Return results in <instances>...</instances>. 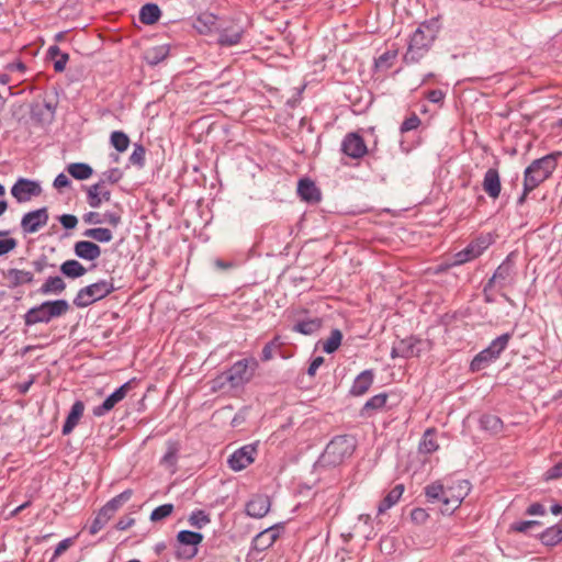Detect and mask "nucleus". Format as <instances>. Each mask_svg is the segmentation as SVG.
<instances>
[{"mask_svg": "<svg viewBox=\"0 0 562 562\" xmlns=\"http://www.w3.org/2000/svg\"><path fill=\"white\" fill-rule=\"evenodd\" d=\"M492 244V236L487 234L480 236L470 243L463 250L454 255V263L462 265L477 258Z\"/></svg>", "mask_w": 562, "mask_h": 562, "instance_id": "nucleus-9", "label": "nucleus"}, {"mask_svg": "<svg viewBox=\"0 0 562 562\" xmlns=\"http://www.w3.org/2000/svg\"><path fill=\"white\" fill-rule=\"evenodd\" d=\"M516 255L509 254L506 259L494 271V283L498 282L502 285L510 283L515 274V260Z\"/></svg>", "mask_w": 562, "mask_h": 562, "instance_id": "nucleus-18", "label": "nucleus"}, {"mask_svg": "<svg viewBox=\"0 0 562 562\" xmlns=\"http://www.w3.org/2000/svg\"><path fill=\"white\" fill-rule=\"evenodd\" d=\"M270 509V499L266 495H255L246 504V513L254 518H262Z\"/></svg>", "mask_w": 562, "mask_h": 562, "instance_id": "nucleus-19", "label": "nucleus"}, {"mask_svg": "<svg viewBox=\"0 0 562 562\" xmlns=\"http://www.w3.org/2000/svg\"><path fill=\"white\" fill-rule=\"evenodd\" d=\"M492 361V346H488L484 350H482L479 355L475 356V358L471 362V370L472 371H480L482 369H485L490 366V362Z\"/></svg>", "mask_w": 562, "mask_h": 562, "instance_id": "nucleus-37", "label": "nucleus"}, {"mask_svg": "<svg viewBox=\"0 0 562 562\" xmlns=\"http://www.w3.org/2000/svg\"><path fill=\"white\" fill-rule=\"evenodd\" d=\"M422 341L414 337H408L396 342L391 351L392 358H412L420 353L419 346Z\"/></svg>", "mask_w": 562, "mask_h": 562, "instance_id": "nucleus-16", "label": "nucleus"}, {"mask_svg": "<svg viewBox=\"0 0 562 562\" xmlns=\"http://www.w3.org/2000/svg\"><path fill=\"white\" fill-rule=\"evenodd\" d=\"M297 194L303 201L317 203L321 201V191L310 179H301L297 184Z\"/></svg>", "mask_w": 562, "mask_h": 562, "instance_id": "nucleus-23", "label": "nucleus"}, {"mask_svg": "<svg viewBox=\"0 0 562 562\" xmlns=\"http://www.w3.org/2000/svg\"><path fill=\"white\" fill-rule=\"evenodd\" d=\"M135 524V519L128 516L122 517L116 522V529L117 530H126L131 528Z\"/></svg>", "mask_w": 562, "mask_h": 562, "instance_id": "nucleus-59", "label": "nucleus"}, {"mask_svg": "<svg viewBox=\"0 0 562 562\" xmlns=\"http://www.w3.org/2000/svg\"><path fill=\"white\" fill-rule=\"evenodd\" d=\"M544 512H546V509H544L543 505H541L540 503H532L526 509V514L530 515V516L543 515Z\"/></svg>", "mask_w": 562, "mask_h": 562, "instance_id": "nucleus-60", "label": "nucleus"}, {"mask_svg": "<svg viewBox=\"0 0 562 562\" xmlns=\"http://www.w3.org/2000/svg\"><path fill=\"white\" fill-rule=\"evenodd\" d=\"M510 338V334H503L501 336H498L496 339H494V353H499L501 351H503L507 344H508V340ZM496 357V355H494V358Z\"/></svg>", "mask_w": 562, "mask_h": 562, "instance_id": "nucleus-51", "label": "nucleus"}, {"mask_svg": "<svg viewBox=\"0 0 562 562\" xmlns=\"http://www.w3.org/2000/svg\"><path fill=\"white\" fill-rule=\"evenodd\" d=\"M110 142L112 146L120 153L125 151L130 145L128 136L121 131L113 132L111 134Z\"/></svg>", "mask_w": 562, "mask_h": 562, "instance_id": "nucleus-41", "label": "nucleus"}, {"mask_svg": "<svg viewBox=\"0 0 562 562\" xmlns=\"http://www.w3.org/2000/svg\"><path fill=\"white\" fill-rule=\"evenodd\" d=\"M74 252L80 259L93 261L101 256V248L92 241L79 240L74 245Z\"/></svg>", "mask_w": 562, "mask_h": 562, "instance_id": "nucleus-21", "label": "nucleus"}, {"mask_svg": "<svg viewBox=\"0 0 562 562\" xmlns=\"http://www.w3.org/2000/svg\"><path fill=\"white\" fill-rule=\"evenodd\" d=\"M82 220L86 224L89 225H97L103 223L102 215L98 212H88L82 216Z\"/></svg>", "mask_w": 562, "mask_h": 562, "instance_id": "nucleus-55", "label": "nucleus"}, {"mask_svg": "<svg viewBox=\"0 0 562 562\" xmlns=\"http://www.w3.org/2000/svg\"><path fill=\"white\" fill-rule=\"evenodd\" d=\"M540 541L548 547L557 546L562 541V527L552 526L537 535Z\"/></svg>", "mask_w": 562, "mask_h": 562, "instance_id": "nucleus-27", "label": "nucleus"}, {"mask_svg": "<svg viewBox=\"0 0 562 562\" xmlns=\"http://www.w3.org/2000/svg\"><path fill=\"white\" fill-rule=\"evenodd\" d=\"M244 33L245 27L243 24L231 22L228 25L220 29L217 42L221 46H234L240 43Z\"/></svg>", "mask_w": 562, "mask_h": 562, "instance_id": "nucleus-15", "label": "nucleus"}, {"mask_svg": "<svg viewBox=\"0 0 562 562\" xmlns=\"http://www.w3.org/2000/svg\"><path fill=\"white\" fill-rule=\"evenodd\" d=\"M322 327V319L318 317L307 318L296 322L293 330L303 335H313Z\"/></svg>", "mask_w": 562, "mask_h": 562, "instance_id": "nucleus-30", "label": "nucleus"}, {"mask_svg": "<svg viewBox=\"0 0 562 562\" xmlns=\"http://www.w3.org/2000/svg\"><path fill=\"white\" fill-rule=\"evenodd\" d=\"M323 363H324L323 357L319 356V357L314 358L307 368V374L310 376H314L316 374V371Z\"/></svg>", "mask_w": 562, "mask_h": 562, "instance_id": "nucleus-58", "label": "nucleus"}, {"mask_svg": "<svg viewBox=\"0 0 562 562\" xmlns=\"http://www.w3.org/2000/svg\"><path fill=\"white\" fill-rule=\"evenodd\" d=\"M404 493V485L397 484L395 485L386 496L380 502L378 506V513L383 514L391 507H393L401 498Z\"/></svg>", "mask_w": 562, "mask_h": 562, "instance_id": "nucleus-26", "label": "nucleus"}, {"mask_svg": "<svg viewBox=\"0 0 562 562\" xmlns=\"http://www.w3.org/2000/svg\"><path fill=\"white\" fill-rule=\"evenodd\" d=\"M470 488L467 480H458L447 486L441 482H434L425 487V494L430 502L442 504V514H452L469 494Z\"/></svg>", "mask_w": 562, "mask_h": 562, "instance_id": "nucleus-2", "label": "nucleus"}, {"mask_svg": "<svg viewBox=\"0 0 562 562\" xmlns=\"http://www.w3.org/2000/svg\"><path fill=\"white\" fill-rule=\"evenodd\" d=\"M428 517L429 515L424 508H414L411 512V518L416 524H424Z\"/></svg>", "mask_w": 562, "mask_h": 562, "instance_id": "nucleus-52", "label": "nucleus"}, {"mask_svg": "<svg viewBox=\"0 0 562 562\" xmlns=\"http://www.w3.org/2000/svg\"><path fill=\"white\" fill-rule=\"evenodd\" d=\"M70 544H71L70 538L61 540L55 548L54 558H57L60 554H63L70 547Z\"/></svg>", "mask_w": 562, "mask_h": 562, "instance_id": "nucleus-62", "label": "nucleus"}, {"mask_svg": "<svg viewBox=\"0 0 562 562\" xmlns=\"http://www.w3.org/2000/svg\"><path fill=\"white\" fill-rule=\"evenodd\" d=\"M83 412H85L83 402L76 401L72 404L70 412L68 413V416L63 426V430H61L63 435H69L75 429V427L78 425L80 418L82 417Z\"/></svg>", "mask_w": 562, "mask_h": 562, "instance_id": "nucleus-25", "label": "nucleus"}, {"mask_svg": "<svg viewBox=\"0 0 562 562\" xmlns=\"http://www.w3.org/2000/svg\"><path fill=\"white\" fill-rule=\"evenodd\" d=\"M67 171L71 177L77 180H86L90 178L93 173L92 168L85 162H74L68 165Z\"/></svg>", "mask_w": 562, "mask_h": 562, "instance_id": "nucleus-34", "label": "nucleus"}, {"mask_svg": "<svg viewBox=\"0 0 562 562\" xmlns=\"http://www.w3.org/2000/svg\"><path fill=\"white\" fill-rule=\"evenodd\" d=\"M562 157L561 151L550 153L541 158L535 159L524 171V198L541 183L548 180L558 167L559 159Z\"/></svg>", "mask_w": 562, "mask_h": 562, "instance_id": "nucleus-3", "label": "nucleus"}, {"mask_svg": "<svg viewBox=\"0 0 562 562\" xmlns=\"http://www.w3.org/2000/svg\"><path fill=\"white\" fill-rule=\"evenodd\" d=\"M438 443L435 438V430L427 429L419 442V451L423 453H431L438 449Z\"/></svg>", "mask_w": 562, "mask_h": 562, "instance_id": "nucleus-38", "label": "nucleus"}, {"mask_svg": "<svg viewBox=\"0 0 562 562\" xmlns=\"http://www.w3.org/2000/svg\"><path fill=\"white\" fill-rule=\"evenodd\" d=\"M173 512V505L172 504H164L158 507H156L151 514H150V520L153 522L160 521L168 516H170Z\"/></svg>", "mask_w": 562, "mask_h": 562, "instance_id": "nucleus-42", "label": "nucleus"}, {"mask_svg": "<svg viewBox=\"0 0 562 562\" xmlns=\"http://www.w3.org/2000/svg\"><path fill=\"white\" fill-rule=\"evenodd\" d=\"M66 289L65 281L58 277H48L43 285L40 288V293L43 295L60 294Z\"/></svg>", "mask_w": 562, "mask_h": 562, "instance_id": "nucleus-28", "label": "nucleus"}, {"mask_svg": "<svg viewBox=\"0 0 562 562\" xmlns=\"http://www.w3.org/2000/svg\"><path fill=\"white\" fill-rule=\"evenodd\" d=\"M145 155H146V150H145L144 146L140 144H135L134 150L130 156L131 164L134 166H137L139 168L144 167Z\"/></svg>", "mask_w": 562, "mask_h": 562, "instance_id": "nucleus-44", "label": "nucleus"}, {"mask_svg": "<svg viewBox=\"0 0 562 562\" xmlns=\"http://www.w3.org/2000/svg\"><path fill=\"white\" fill-rule=\"evenodd\" d=\"M69 184H70V181L65 173H59L54 180V187L56 189H61V188L68 187Z\"/></svg>", "mask_w": 562, "mask_h": 562, "instance_id": "nucleus-64", "label": "nucleus"}, {"mask_svg": "<svg viewBox=\"0 0 562 562\" xmlns=\"http://www.w3.org/2000/svg\"><path fill=\"white\" fill-rule=\"evenodd\" d=\"M257 368L258 361L255 358L241 359L223 372L214 382L220 386L227 382L232 387H239L252 379Z\"/></svg>", "mask_w": 562, "mask_h": 562, "instance_id": "nucleus-5", "label": "nucleus"}, {"mask_svg": "<svg viewBox=\"0 0 562 562\" xmlns=\"http://www.w3.org/2000/svg\"><path fill=\"white\" fill-rule=\"evenodd\" d=\"M256 446L246 445L237 449L227 460L229 468L234 471H240L251 464L255 460Z\"/></svg>", "mask_w": 562, "mask_h": 562, "instance_id": "nucleus-12", "label": "nucleus"}, {"mask_svg": "<svg viewBox=\"0 0 562 562\" xmlns=\"http://www.w3.org/2000/svg\"><path fill=\"white\" fill-rule=\"evenodd\" d=\"M115 290L113 279L100 280L95 283L81 288L74 299L77 307H87L92 303L104 299Z\"/></svg>", "mask_w": 562, "mask_h": 562, "instance_id": "nucleus-7", "label": "nucleus"}, {"mask_svg": "<svg viewBox=\"0 0 562 562\" xmlns=\"http://www.w3.org/2000/svg\"><path fill=\"white\" fill-rule=\"evenodd\" d=\"M169 54V47L167 45H159L151 47L145 52L144 58L149 65H158L160 61L166 59Z\"/></svg>", "mask_w": 562, "mask_h": 562, "instance_id": "nucleus-33", "label": "nucleus"}, {"mask_svg": "<svg viewBox=\"0 0 562 562\" xmlns=\"http://www.w3.org/2000/svg\"><path fill=\"white\" fill-rule=\"evenodd\" d=\"M178 459V447L175 443L168 446L166 453L161 459V464L167 468H175Z\"/></svg>", "mask_w": 562, "mask_h": 562, "instance_id": "nucleus-45", "label": "nucleus"}, {"mask_svg": "<svg viewBox=\"0 0 562 562\" xmlns=\"http://www.w3.org/2000/svg\"><path fill=\"white\" fill-rule=\"evenodd\" d=\"M60 272L67 278H80L87 273V269L77 260H66L60 266Z\"/></svg>", "mask_w": 562, "mask_h": 562, "instance_id": "nucleus-31", "label": "nucleus"}, {"mask_svg": "<svg viewBox=\"0 0 562 562\" xmlns=\"http://www.w3.org/2000/svg\"><path fill=\"white\" fill-rule=\"evenodd\" d=\"M59 222L66 229H72L77 226L78 218L72 214H64L59 217Z\"/></svg>", "mask_w": 562, "mask_h": 562, "instance_id": "nucleus-54", "label": "nucleus"}, {"mask_svg": "<svg viewBox=\"0 0 562 562\" xmlns=\"http://www.w3.org/2000/svg\"><path fill=\"white\" fill-rule=\"evenodd\" d=\"M70 306L66 300L45 301L42 304L30 308L24 314V324L32 326L38 323H49L53 318L60 317L69 311Z\"/></svg>", "mask_w": 562, "mask_h": 562, "instance_id": "nucleus-4", "label": "nucleus"}, {"mask_svg": "<svg viewBox=\"0 0 562 562\" xmlns=\"http://www.w3.org/2000/svg\"><path fill=\"white\" fill-rule=\"evenodd\" d=\"M281 346V344L279 342V337H276L273 340H271L270 342H268L263 349H262V355H261V359L263 361H269L270 359H272L273 357V349L274 348H279Z\"/></svg>", "mask_w": 562, "mask_h": 562, "instance_id": "nucleus-49", "label": "nucleus"}, {"mask_svg": "<svg viewBox=\"0 0 562 562\" xmlns=\"http://www.w3.org/2000/svg\"><path fill=\"white\" fill-rule=\"evenodd\" d=\"M160 9L155 3H147L140 8L139 20L142 23L151 25L156 23L160 18Z\"/></svg>", "mask_w": 562, "mask_h": 562, "instance_id": "nucleus-32", "label": "nucleus"}, {"mask_svg": "<svg viewBox=\"0 0 562 562\" xmlns=\"http://www.w3.org/2000/svg\"><path fill=\"white\" fill-rule=\"evenodd\" d=\"M396 58V52L387 50L375 59V67L378 69H389L393 60Z\"/></svg>", "mask_w": 562, "mask_h": 562, "instance_id": "nucleus-46", "label": "nucleus"}, {"mask_svg": "<svg viewBox=\"0 0 562 562\" xmlns=\"http://www.w3.org/2000/svg\"><path fill=\"white\" fill-rule=\"evenodd\" d=\"M83 236L94 239L99 243H109L113 238L112 232L104 227L89 228L83 232Z\"/></svg>", "mask_w": 562, "mask_h": 562, "instance_id": "nucleus-39", "label": "nucleus"}, {"mask_svg": "<svg viewBox=\"0 0 562 562\" xmlns=\"http://www.w3.org/2000/svg\"><path fill=\"white\" fill-rule=\"evenodd\" d=\"M203 535L190 530H181L177 535L176 555L179 559L190 560L198 554V546L202 542Z\"/></svg>", "mask_w": 562, "mask_h": 562, "instance_id": "nucleus-8", "label": "nucleus"}, {"mask_svg": "<svg viewBox=\"0 0 562 562\" xmlns=\"http://www.w3.org/2000/svg\"><path fill=\"white\" fill-rule=\"evenodd\" d=\"M104 182L105 180H101L88 189V204L93 209L99 207L103 200L109 201L111 198V193L105 189Z\"/></svg>", "mask_w": 562, "mask_h": 562, "instance_id": "nucleus-22", "label": "nucleus"}, {"mask_svg": "<svg viewBox=\"0 0 562 562\" xmlns=\"http://www.w3.org/2000/svg\"><path fill=\"white\" fill-rule=\"evenodd\" d=\"M42 192L38 182L20 178L11 188V194L16 199L18 202H26L33 196H38Z\"/></svg>", "mask_w": 562, "mask_h": 562, "instance_id": "nucleus-10", "label": "nucleus"}, {"mask_svg": "<svg viewBox=\"0 0 562 562\" xmlns=\"http://www.w3.org/2000/svg\"><path fill=\"white\" fill-rule=\"evenodd\" d=\"M102 218L103 223H108L113 227H116L121 223V215L115 212H105Z\"/></svg>", "mask_w": 562, "mask_h": 562, "instance_id": "nucleus-56", "label": "nucleus"}, {"mask_svg": "<svg viewBox=\"0 0 562 562\" xmlns=\"http://www.w3.org/2000/svg\"><path fill=\"white\" fill-rule=\"evenodd\" d=\"M68 60H69V55L67 53L60 54V56L54 60L55 71H57V72L64 71Z\"/></svg>", "mask_w": 562, "mask_h": 562, "instance_id": "nucleus-57", "label": "nucleus"}, {"mask_svg": "<svg viewBox=\"0 0 562 562\" xmlns=\"http://www.w3.org/2000/svg\"><path fill=\"white\" fill-rule=\"evenodd\" d=\"M48 222V212L46 207H42L23 215L21 220L22 231L26 234L36 233Z\"/></svg>", "mask_w": 562, "mask_h": 562, "instance_id": "nucleus-13", "label": "nucleus"}, {"mask_svg": "<svg viewBox=\"0 0 562 562\" xmlns=\"http://www.w3.org/2000/svg\"><path fill=\"white\" fill-rule=\"evenodd\" d=\"M18 243L14 238L0 240V256H4L16 247Z\"/></svg>", "mask_w": 562, "mask_h": 562, "instance_id": "nucleus-53", "label": "nucleus"}, {"mask_svg": "<svg viewBox=\"0 0 562 562\" xmlns=\"http://www.w3.org/2000/svg\"><path fill=\"white\" fill-rule=\"evenodd\" d=\"M562 479V460L543 473V480L546 482Z\"/></svg>", "mask_w": 562, "mask_h": 562, "instance_id": "nucleus-47", "label": "nucleus"}, {"mask_svg": "<svg viewBox=\"0 0 562 562\" xmlns=\"http://www.w3.org/2000/svg\"><path fill=\"white\" fill-rule=\"evenodd\" d=\"M133 496V491L132 490H125L123 491L122 493H120L119 495H116L115 497H113L112 499H110L105 505L104 507L106 508V510H109L113 516L114 514L126 503L131 499V497Z\"/></svg>", "mask_w": 562, "mask_h": 562, "instance_id": "nucleus-35", "label": "nucleus"}, {"mask_svg": "<svg viewBox=\"0 0 562 562\" xmlns=\"http://www.w3.org/2000/svg\"><path fill=\"white\" fill-rule=\"evenodd\" d=\"M386 393H380L369 398L361 408V416H371L373 412L383 408L387 401Z\"/></svg>", "mask_w": 562, "mask_h": 562, "instance_id": "nucleus-29", "label": "nucleus"}, {"mask_svg": "<svg viewBox=\"0 0 562 562\" xmlns=\"http://www.w3.org/2000/svg\"><path fill=\"white\" fill-rule=\"evenodd\" d=\"M419 124L420 119L416 114H413L402 123L400 130L402 133L409 132L416 130L419 126Z\"/></svg>", "mask_w": 562, "mask_h": 562, "instance_id": "nucleus-50", "label": "nucleus"}, {"mask_svg": "<svg viewBox=\"0 0 562 562\" xmlns=\"http://www.w3.org/2000/svg\"><path fill=\"white\" fill-rule=\"evenodd\" d=\"M374 374L372 370L362 371L353 381L350 393L355 396L366 394L373 383Z\"/></svg>", "mask_w": 562, "mask_h": 562, "instance_id": "nucleus-24", "label": "nucleus"}, {"mask_svg": "<svg viewBox=\"0 0 562 562\" xmlns=\"http://www.w3.org/2000/svg\"><path fill=\"white\" fill-rule=\"evenodd\" d=\"M341 150L348 157L358 159L367 154V145L359 134L349 133L342 139Z\"/></svg>", "mask_w": 562, "mask_h": 562, "instance_id": "nucleus-14", "label": "nucleus"}, {"mask_svg": "<svg viewBox=\"0 0 562 562\" xmlns=\"http://www.w3.org/2000/svg\"><path fill=\"white\" fill-rule=\"evenodd\" d=\"M279 538V528L277 526L269 527L259 532L252 540V548L256 551H265L270 548Z\"/></svg>", "mask_w": 562, "mask_h": 562, "instance_id": "nucleus-20", "label": "nucleus"}, {"mask_svg": "<svg viewBox=\"0 0 562 562\" xmlns=\"http://www.w3.org/2000/svg\"><path fill=\"white\" fill-rule=\"evenodd\" d=\"M443 98L445 93L439 89L431 90L427 94V99L432 103H439L443 100Z\"/></svg>", "mask_w": 562, "mask_h": 562, "instance_id": "nucleus-63", "label": "nucleus"}, {"mask_svg": "<svg viewBox=\"0 0 562 562\" xmlns=\"http://www.w3.org/2000/svg\"><path fill=\"white\" fill-rule=\"evenodd\" d=\"M113 517V515L106 510V508L103 506L97 516L94 517L89 531L91 535L98 533L101 529L104 528V526L110 521V519Z\"/></svg>", "mask_w": 562, "mask_h": 562, "instance_id": "nucleus-36", "label": "nucleus"}, {"mask_svg": "<svg viewBox=\"0 0 562 562\" xmlns=\"http://www.w3.org/2000/svg\"><path fill=\"white\" fill-rule=\"evenodd\" d=\"M539 526H540V522L537 520H524V521L515 522L512 526V529L515 531H519V532H527V531L533 530V528L539 527Z\"/></svg>", "mask_w": 562, "mask_h": 562, "instance_id": "nucleus-48", "label": "nucleus"}, {"mask_svg": "<svg viewBox=\"0 0 562 562\" xmlns=\"http://www.w3.org/2000/svg\"><path fill=\"white\" fill-rule=\"evenodd\" d=\"M3 280L7 282V286L15 289L18 286L30 284L34 281V274L31 271L11 268L1 271Z\"/></svg>", "mask_w": 562, "mask_h": 562, "instance_id": "nucleus-17", "label": "nucleus"}, {"mask_svg": "<svg viewBox=\"0 0 562 562\" xmlns=\"http://www.w3.org/2000/svg\"><path fill=\"white\" fill-rule=\"evenodd\" d=\"M132 389V381H127L122 384L119 389H116L112 394H110L101 405L95 406L92 409V413L95 417H101L112 411L116 404L125 398L127 393Z\"/></svg>", "mask_w": 562, "mask_h": 562, "instance_id": "nucleus-11", "label": "nucleus"}, {"mask_svg": "<svg viewBox=\"0 0 562 562\" xmlns=\"http://www.w3.org/2000/svg\"><path fill=\"white\" fill-rule=\"evenodd\" d=\"M341 339L342 334L339 329L331 330L330 336L323 342V350L326 353L335 352L339 348Z\"/></svg>", "mask_w": 562, "mask_h": 562, "instance_id": "nucleus-40", "label": "nucleus"}, {"mask_svg": "<svg viewBox=\"0 0 562 562\" xmlns=\"http://www.w3.org/2000/svg\"><path fill=\"white\" fill-rule=\"evenodd\" d=\"M103 176L110 183H115L121 179L122 173L119 169L114 168L104 172Z\"/></svg>", "mask_w": 562, "mask_h": 562, "instance_id": "nucleus-61", "label": "nucleus"}, {"mask_svg": "<svg viewBox=\"0 0 562 562\" xmlns=\"http://www.w3.org/2000/svg\"><path fill=\"white\" fill-rule=\"evenodd\" d=\"M356 449V440L347 435L337 436L333 438L329 443L326 446L321 461L325 465H338L345 459L351 457Z\"/></svg>", "mask_w": 562, "mask_h": 562, "instance_id": "nucleus-6", "label": "nucleus"}, {"mask_svg": "<svg viewBox=\"0 0 562 562\" xmlns=\"http://www.w3.org/2000/svg\"><path fill=\"white\" fill-rule=\"evenodd\" d=\"M210 517L203 510H194L189 517L192 527L201 529L210 522Z\"/></svg>", "mask_w": 562, "mask_h": 562, "instance_id": "nucleus-43", "label": "nucleus"}, {"mask_svg": "<svg viewBox=\"0 0 562 562\" xmlns=\"http://www.w3.org/2000/svg\"><path fill=\"white\" fill-rule=\"evenodd\" d=\"M441 29L439 18L424 21L409 36L407 49L403 56L405 64L419 63L430 50Z\"/></svg>", "mask_w": 562, "mask_h": 562, "instance_id": "nucleus-1", "label": "nucleus"}]
</instances>
